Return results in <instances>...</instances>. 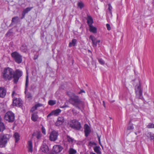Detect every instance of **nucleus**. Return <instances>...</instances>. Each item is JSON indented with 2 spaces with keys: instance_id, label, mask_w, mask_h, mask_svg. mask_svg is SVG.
Here are the masks:
<instances>
[{
  "instance_id": "1",
  "label": "nucleus",
  "mask_w": 154,
  "mask_h": 154,
  "mask_svg": "<svg viewBox=\"0 0 154 154\" xmlns=\"http://www.w3.org/2000/svg\"><path fill=\"white\" fill-rule=\"evenodd\" d=\"M22 74V71L19 69H16L14 72L12 69L8 67L4 69L2 75L5 80H10L13 78L14 83L17 84Z\"/></svg>"
},
{
  "instance_id": "2",
  "label": "nucleus",
  "mask_w": 154,
  "mask_h": 154,
  "mask_svg": "<svg viewBox=\"0 0 154 154\" xmlns=\"http://www.w3.org/2000/svg\"><path fill=\"white\" fill-rule=\"evenodd\" d=\"M67 94L70 97L69 100V103L78 109L81 110V107L84 106V102L80 99L78 96L74 93L68 92Z\"/></svg>"
},
{
  "instance_id": "3",
  "label": "nucleus",
  "mask_w": 154,
  "mask_h": 154,
  "mask_svg": "<svg viewBox=\"0 0 154 154\" xmlns=\"http://www.w3.org/2000/svg\"><path fill=\"white\" fill-rule=\"evenodd\" d=\"M11 136L9 134H2L0 135V147H2L5 146Z\"/></svg>"
},
{
  "instance_id": "4",
  "label": "nucleus",
  "mask_w": 154,
  "mask_h": 154,
  "mask_svg": "<svg viewBox=\"0 0 154 154\" xmlns=\"http://www.w3.org/2000/svg\"><path fill=\"white\" fill-rule=\"evenodd\" d=\"M11 56L15 62L18 64L21 63L22 61V57L18 52L14 51L11 53Z\"/></svg>"
},
{
  "instance_id": "5",
  "label": "nucleus",
  "mask_w": 154,
  "mask_h": 154,
  "mask_svg": "<svg viewBox=\"0 0 154 154\" xmlns=\"http://www.w3.org/2000/svg\"><path fill=\"white\" fill-rule=\"evenodd\" d=\"M4 118L8 122H12L15 120L14 114L11 111H8L5 114Z\"/></svg>"
},
{
  "instance_id": "6",
  "label": "nucleus",
  "mask_w": 154,
  "mask_h": 154,
  "mask_svg": "<svg viewBox=\"0 0 154 154\" xmlns=\"http://www.w3.org/2000/svg\"><path fill=\"white\" fill-rule=\"evenodd\" d=\"M69 126L72 128L77 130L80 129L81 127V123L75 120L71 121L70 122Z\"/></svg>"
},
{
  "instance_id": "7",
  "label": "nucleus",
  "mask_w": 154,
  "mask_h": 154,
  "mask_svg": "<svg viewBox=\"0 0 154 154\" xmlns=\"http://www.w3.org/2000/svg\"><path fill=\"white\" fill-rule=\"evenodd\" d=\"M135 92L137 97L141 98L142 96L143 91L141 88V85L140 83L139 85H136L135 88Z\"/></svg>"
},
{
  "instance_id": "8",
  "label": "nucleus",
  "mask_w": 154,
  "mask_h": 154,
  "mask_svg": "<svg viewBox=\"0 0 154 154\" xmlns=\"http://www.w3.org/2000/svg\"><path fill=\"white\" fill-rule=\"evenodd\" d=\"M12 105L14 106H17L19 107H22L23 101L19 98H14L13 100Z\"/></svg>"
},
{
  "instance_id": "9",
  "label": "nucleus",
  "mask_w": 154,
  "mask_h": 154,
  "mask_svg": "<svg viewBox=\"0 0 154 154\" xmlns=\"http://www.w3.org/2000/svg\"><path fill=\"white\" fill-rule=\"evenodd\" d=\"M58 135L59 134L57 131H52L50 134V140L51 141H56L57 139Z\"/></svg>"
},
{
  "instance_id": "10",
  "label": "nucleus",
  "mask_w": 154,
  "mask_h": 154,
  "mask_svg": "<svg viewBox=\"0 0 154 154\" xmlns=\"http://www.w3.org/2000/svg\"><path fill=\"white\" fill-rule=\"evenodd\" d=\"M90 38L91 39L92 41L93 47H97V44L99 45H100V40L97 39L94 36L92 35L90 36Z\"/></svg>"
},
{
  "instance_id": "11",
  "label": "nucleus",
  "mask_w": 154,
  "mask_h": 154,
  "mask_svg": "<svg viewBox=\"0 0 154 154\" xmlns=\"http://www.w3.org/2000/svg\"><path fill=\"white\" fill-rule=\"evenodd\" d=\"M61 112V110L59 109H57L55 110H54L50 113L47 116V118H48L52 116H58Z\"/></svg>"
},
{
  "instance_id": "12",
  "label": "nucleus",
  "mask_w": 154,
  "mask_h": 154,
  "mask_svg": "<svg viewBox=\"0 0 154 154\" xmlns=\"http://www.w3.org/2000/svg\"><path fill=\"white\" fill-rule=\"evenodd\" d=\"M64 122V118L63 117H58L57 120L55 123L56 126H59L63 124Z\"/></svg>"
},
{
  "instance_id": "13",
  "label": "nucleus",
  "mask_w": 154,
  "mask_h": 154,
  "mask_svg": "<svg viewBox=\"0 0 154 154\" xmlns=\"http://www.w3.org/2000/svg\"><path fill=\"white\" fill-rule=\"evenodd\" d=\"M84 129L85 136L86 137H87L90 133L91 130L89 126L87 124L85 125L84 126Z\"/></svg>"
},
{
  "instance_id": "14",
  "label": "nucleus",
  "mask_w": 154,
  "mask_h": 154,
  "mask_svg": "<svg viewBox=\"0 0 154 154\" xmlns=\"http://www.w3.org/2000/svg\"><path fill=\"white\" fill-rule=\"evenodd\" d=\"M33 7H28L26 8V9H24L22 13V17L21 18V19H23L24 18L25 15L26 14L28 13L29 11L31 10L32 8Z\"/></svg>"
},
{
  "instance_id": "15",
  "label": "nucleus",
  "mask_w": 154,
  "mask_h": 154,
  "mask_svg": "<svg viewBox=\"0 0 154 154\" xmlns=\"http://www.w3.org/2000/svg\"><path fill=\"white\" fill-rule=\"evenodd\" d=\"M62 149V147L60 145H56L54 146L53 147L54 151L57 153L60 152Z\"/></svg>"
},
{
  "instance_id": "16",
  "label": "nucleus",
  "mask_w": 154,
  "mask_h": 154,
  "mask_svg": "<svg viewBox=\"0 0 154 154\" xmlns=\"http://www.w3.org/2000/svg\"><path fill=\"white\" fill-rule=\"evenodd\" d=\"M6 90L4 88H0V97H4L6 94Z\"/></svg>"
},
{
  "instance_id": "17",
  "label": "nucleus",
  "mask_w": 154,
  "mask_h": 154,
  "mask_svg": "<svg viewBox=\"0 0 154 154\" xmlns=\"http://www.w3.org/2000/svg\"><path fill=\"white\" fill-rule=\"evenodd\" d=\"M41 150L43 152L47 153L48 152V146L45 144H43L41 147Z\"/></svg>"
},
{
  "instance_id": "18",
  "label": "nucleus",
  "mask_w": 154,
  "mask_h": 154,
  "mask_svg": "<svg viewBox=\"0 0 154 154\" xmlns=\"http://www.w3.org/2000/svg\"><path fill=\"white\" fill-rule=\"evenodd\" d=\"M43 105L42 104L38 103L36 104L35 106H33L30 110V112L33 113L36 110L37 108L39 107L42 106Z\"/></svg>"
},
{
  "instance_id": "19",
  "label": "nucleus",
  "mask_w": 154,
  "mask_h": 154,
  "mask_svg": "<svg viewBox=\"0 0 154 154\" xmlns=\"http://www.w3.org/2000/svg\"><path fill=\"white\" fill-rule=\"evenodd\" d=\"M20 49L22 52L26 53L27 51V47L25 44H23L20 46Z\"/></svg>"
},
{
  "instance_id": "20",
  "label": "nucleus",
  "mask_w": 154,
  "mask_h": 154,
  "mask_svg": "<svg viewBox=\"0 0 154 154\" xmlns=\"http://www.w3.org/2000/svg\"><path fill=\"white\" fill-rule=\"evenodd\" d=\"M37 112H35L32 113V114L31 119L34 122L36 121L38 119V116L37 115Z\"/></svg>"
},
{
  "instance_id": "21",
  "label": "nucleus",
  "mask_w": 154,
  "mask_h": 154,
  "mask_svg": "<svg viewBox=\"0 0 154 154\" xmlns=\"http://www.w3.org/2000/svg\"><path fill=\"white\" fill-rule=\"evenodd\" d=\"M87 19V23L89 26L92 25L93 22L92 17L90 16H88Z\"/></svg>"
},
{
  "instance_id": "22",
  "label": "nucleus",
  "mask_w": 154,
  "mask_h": 154,
  "mask_svg": "<svg viewBox=\"0 0 154 154\" xmlns=\"http://www.w3.org/2000/svg\"><path fill=\"white\" fill-rule=\"evenodd\" d=\"M146 135L148 138H150L151 140L154 139V134H153L151 132H147Z\"/></svg>"
},
{
  "instance_id": "23",
  "label": "nucleus",
  "mask_w": 154,
  "mask_h": 154,
  "mask_svg": "<svg viewBox=\"0 0 154 154\" xmlns=\"http://www.w3.org/2000/svg\"><path fill=\"white\" fill-rule=\"evenodd\" d=\"M94 150L97 154H101V148L99 146H96L94 147Z\"/></svg>"
},
{
  "instance_id": "24",
  "label": "nucleus",
  "mask_w": 154,
  "mask_h": 154,
  "mask_svg": "<svg viewBox=\"0 0 154 154\" xmlns=\"http://www.w3.org/2000/svg\"><path fill=\"white\" fill-rule=\"evenodd\" d=\"M32 136L34 137L35 136L36 137V138L39 139L41 138L42 137V134L40 132H35L33 133V134H32Z\"/></svg>"
},
{
  "instance_id": "25",
  "label": "nucleus",
  "mask_w": 154,
  "mask_h": 154,
  "mask_svg": "<svg viewBox=\"0 0 154 154\" xmlns=\"http://www.w3.org/2000/svg\"><path fill=\"white\" fill-rule=\"evenodd\" d=\"M28 152H32V144L31 141L30 140L28 141Z\"/></svg>"
},
{
  "instance_id": "26",
  "label": "nucleus",
  "mask_w": 154,
  "mask_h": 154,
  "mask_svg": "<svg viewBox=\"0 0 154 154\" xmlns=\"http://www.w3.org/2000/svg\"><path fill=\"white\" fill-rule=\"evenodd\" d=\"M90 31L94 33H96L97 32V28L94 27L93 25L89 26Z\"/></svg>"
},
{
  "instance_id": "27",
  "label": "nucleus",
  "mask_w": 154,
  "mask_h": 154,
  "mask_svg": "<svg viewBox=\"0 0 154 154\" xmlns=\"http://www.w3.org/2000/svg\"><path fill=\"white\" fill-rule=\"evenodd\" d=\"M14 137L15 139V142H17L20 139V136L18 133H15Z\"/></svg>"
},
{
  "instance_id": "28",
  "label": "nucleus",
  "mask_w": 154,
  "mask_h": 154,
  "mask_svg": "<svg viewBox=\"0 0 154 154\" xmlns=\"http://www.w3.org/2000/svg\"><path fill=\"white\" fill-rule=\"evenodd\" d=\"M66 139L69 143H72L74 141V139L68 135H66Z\"/></svg>"
},
{
  "instance_id": "29",
  "label": "nucleus",
  "mask_w": 154,
  "mask_h": 154,
  "mask_svg": "<svg viewBox=\"0 0 154 154\" xmlns=\"http://www.w3.org/2000/svg\"><path fill=\"white\" fill-rule=\"evenodd\" d=\"M77 42V40L76 39H73L72 40V42H70L69 44V47H71L72 46H75Z\"/></svg>"
},
{
  "instance_id": "30",
  "label": "nucleus",
  "mask_w": 154,
  "mask_h": 154,
  "mask_svg": "<svg viewBox=\"0 0 154 154\" xmlns=\"http://www.w3.org/2000/svg\"><path fill=\"white\" fill-rule=\"evenodd\" d=\"M19 17H18L16 16L12 18L11 20V22L12 23H15L16 22H17L19 20Z\"/></svg>"
},
{
  "instance_id": "31",
  "label": "nucleus",
  "mask_w": 154,
  "mask_h": 154,
  "mask_svg": "<svg viewBox=\"0 0 154 154\" xmlns=\"http://www.w3.org/2000/svg\"><path fill=\"white\" fill-rule=\"evenodd\" d=\"M77 6L81 9H82L84 7V5L82 2H78L77 4Z\"/></svg>"
},
{
  "instance_id": "32",
  "label": "nucleus",
  "mask_w": 154,
  "mask_h": 154,
  "mask_svg": "<svg viewBox=\"0 0 154 154\" xmlns=\"http://www.w3.org/2000/svg\"><path fill=\"white\" fill-rule=\"evenodd\" d=\"M5 129V126L3 122L0 123V132L3 131Z\"/></svg>"
},
{
  "instance_id": "33",
  "label": "nucleus",
  "mask_w": 154,
  "mask_h": 154,
  "mask_svg": "<svg viewBox=\"0 0 154 154\" xmlns=\"http://www.w3.org/2000/svg\"><path fill=\"white\" fill-rule=\"evenodd\" d=\"M29 83V79H28V75H27L26 78V84H25V93H26V91L27 89V88L28 86Z\"/></svg>"
},
{
  "instance_id": "34",
  "label": "nucleus",
  "mask_w": 154,
  "mask_h": 154,
  "mask_svg": "<svg viewBox=\"0 0 154 154\" xmlns=\"http://www.w3.org/2000/svg\"><path fill=\"white\" fill-rule=\"evenodd\" d=\"M56 103V101L52 100H50L48 102V104L51 106H53Z\"/></svg>"
},
{
  "instance_id": "35",
  "label": "nucleus",
  "mask_w": 154,
  "mask_h": 154,
  "mask_svg": "<svg viewBox=\"0 0 154 154\" xmlns=\"http://www.w3.org/2000/svg\"><path fill=\"white\" fill-rule=\"evenodd\" d=\"M26 97L29 100H31L32 99V95L31 94L30 92H28L26 94Z\"/></svg>"
},
{
  "instance_id": "36",
  "label": "nucleus",
  "mask_w": 154,
  "mask_h": 154,
  "mask_svg": "<svg viewBox=\"0 0 154 154\" xmlns=\"http://www.w3.org/2000/svg\"><path fill=\"white\" fill-rule=\"evenodd\" d=\"M147 128H154V124L149 123L147 126Z\"/></svg>"
},
{
  "instance_id": "37",
  "label": "nucleus",
  "mask_w": 154,
  "mask_h": 154,
  "mask_svg": "<svg viewBox=\"0 0 154 154\" xmlns=\"http://www.w3.org/2000/svg\"><path fill=\"white\" fill-rule=\"evenodd\" d=\"M76 151L73 149H70L69 150V154H75Z\"/></svg>"
},
{
  "instance_id": "38",
  "label": "nucleus",
  "mask_w": 154,
  "mask_h": 154,
  "mask_svg": "<svg viewBox=\"0 0 154 154\" xmlns=\"http://www.w3.org/2000/svg\"><path fill=\"white\" fill-rule=\"evenodd\" d=\"M98 61L99 63L102 65H103L104 63V60L101 58H98Z\"/></svg>"
},
{
  "instance_id": "39",
  "label": "nucleus",
  "mask_w": 154,
  "mask_h": 154,
  "mask_svg": "<svg viewBox=\"0 0 154 154\" xmlns=\"http://www.w3.org/2000/svg\"><path fill=\"white\" fill-rule=\"evenodd\" d=\"M96 143L90 141L89 142L88 145L90 146H92L94 145H96Z\"/></svg>"
},
{
  "instance_id": "40",
  "label": "nucleus",
  "mask_w": 154,
  "mask_h": 154,
  "mask_svg": "<svg viewBox=\"0 0 154 154\" xmlns=\"http://www.w3.org/2000/svg\"><path fill=\"white\" fill-rule=\"evenodd\" d=\"M112 7L110 4H109L108 5V10L109 11V12L112 14Z\"/></svg>"
},
{
  "instance_id": "41",
  "label": "nucleus",
  "mask_w": 154,
  "mask_h": 154,
  "mask_svg": "<svg viewBox=\"0 0 154 154\" xmlns=\"http://www.w3.org/2000/svg\"><path fill=\"white\" fill-rule=\"evenodd\" d=\"M134 129V127L132 125H130L128 126L127 127V129L128 130H133Z\"/></svg>"
},
{
  "instance_id": "42",
  "label": "nucleus",
  "mask_w": 154,
  "mask_h": 154,
  "mask_svg": "<svg viewBox=\"0 0 154 154\" xmlns=\"http://www.w3.org/2000/svg\"><path fill=\"white\" fill-rule=\"evenodd\" d=\"M42 131L43 134H46V131L45 128L42 126Z\"/></svg>"
},
{
  "instance_id": "43",
  "label": "nucleus",
  "mask_w": 154,
  "mask_h": 154,
  "mask_svg": "<svg viewBox=\"0 0 154 154\" xmlns=\"http://www.w3.org/2000/svg\"><path fill=\"white\" fill-rule=\"evenodd\" d=\"M12 33V32L11 31L9 30L6 34V35L7 36H10Z\"/></svg>"
},
{
  "instance_id": "44",
  "label": "nucleus",
  "mask_w": 154,
  "mask_h": 154,
  "mask_svg": "<svg viewBox=\"0 0 154 154\" xmlns=\"http://www.w3.org/2000/svg\"><path fill=\"white\" fill-rule=\"evenodd\" d=\"M106 26L107 28V29L108 30H111V28L110 26V25L109 24H106Z\"/></svg>"
},
{
  "instance_id": "45",
  "label": "nucleus",
  "mask_w": 154,
  "mask_h": 154,
  "mask_svg": "<svg viewBox=\"0 0 154 154\" xmlns=\"http://www.w3.org/2000/svg\"><path fill=\"white\" fill-rule=\"evenodd\" d=\"M82 93H85V91L83 90H81L79 92L78 94H80Z\"/></svg>"
},
{
  "instance_id": "46",
  "label": "nucleus",
  "mask_w": 154,
  "mask_h": 154,
  "mask_svg": "<svg viewBox=\"0 0 154 154\" xmlns=\"http://www.w3.org/2000/svg\"><path fill=\"white\" fill-rule=\"evenodd\" d=\"M15 94H16L15 91H13V92H12V97H14V95Z\"/></svg>"
},
{
  "instance_id": "47",
  "label": "nucleus",
  "mask_w": 154,
  "mask_h": 154,
  "mask_svg": "<svg viewBox=\"0 0 154 154\" xmlns=\"http://www.w3.org/2000/svg\"><path fill=\"white\" fill-rule=\"evenodd\" d=\"M103 106H104V107H105L106 106V105H105V102L104 101H103Z\"/></svg>"
},
{
  "instance_id": "48",
  "label": "nucleus",
  "mask_w": 154,
  "mask_h": 154,
  "mask_svg": "<svg viewBox=\"0 0 154 154\" xmlns=\"http://www.w3.org/2000/svg\"><path fill=\"white\" fill-rule=\"evenodd\" d=\"M88 52L91 53V51H90V50H88Z\"/></svg>"
},
{
  "instance_id": "49",
  "label": "nucleus",
  "mask_w": 154,
  "mask_h": 154,
  "mask_svg": "<svg viewBox=\"0 0 154 154\" xmlns=\"http://www.w3.org/2000/svg\"><path fill=\"white\" fill-rule=\"evenodd\" d=\"M68 106H67V105H66L65 106H63V108H64V107H68Z\"/></svg>"
},
{
  "instance_id": "50",
  "label": "nucleus",
  "mask_w": 154,
  "mask_h": 154,
  "mask_svg": "<svg viewBox=\"0 0 154 154\" xmlns=\"http://www.w3.org/2000/svg\"><path fill=\"white\" fill-rule=\"evenodd\" d=\"M98 141H99V143H100V138L98 139Z\"/></svg>"
},
{
  "instance_id": "51",
  "label": "nucleus",
  "mask_w": 154,
  "mask_h": 154,
  "mask_svg": "<svg viewBox=\"0 0 154 154\" xmlns=\"http://www.w3.org/2000/svg\"><path fill=\"white\" fill-rule=\"evenodd\" d=\"M37 59V57H35L34 58V59L35 60Z\"/></svg>"
},
{
  "instance_id": "52",
  "label": "nucleus",
  "mask_w": 154,
  "mask_h": 154,
  "mask_svg": "<svg viewBox=\"0 0 154 154\" xmlns=\"http://www.w3.org/2000/svg\"><path fill=\"white\" fill-rule=\"evenodd\" d=\"M135 134L136 135H137V132H135Z\"/></svg>"
},
{
  "instance_id": "53",
  "label": "nucleus",
  "mask_w": 154,
  "mask_h": 154,
  "mask_svg": "<svg viewBox=\"0 0 154 154\" xmlns=\"http://www.w3.org/2000/svg\"><path fill=\"white\" fill-rule=\"evenodd\" d=\"M140 132H141V131H138V133H140Z\"/></svg>"
},
{
  "instance_id": "54",
  "label": "nucleus",
  "mask_w": 154,
  "mask_h": 154,
  "mask_svg": "<svg viewBox=\"0 0 154 154\" xmlns=\"http://www.w3.org/2000/svg\"><path fill=\"white\" fill-rule=\"evenodd\" d=\"M98 139L100 138V137L99 136H98Z\"/></svg>"
},
{
  "instance_id": "55",
  "label": "nucleus",
  "mask_w": 154,
  "mask_h": 154,
  "mask_svg": "<svg viewBox=\"0 0 154 154\" xmlns=\"http://www.w3.org/2000/svg\"><path fill=\"white\" fill-rule=\"evenodd\" d=\"M100 1H101V2H103V0H100Z\"/></svg>"
}]
</instances>
